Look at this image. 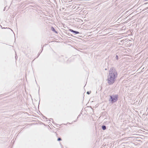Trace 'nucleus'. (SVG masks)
Masks as SVG:
<instances>
[{
    "label": "nucleus",
    "mask_w": 148,
    "mask_h": 148,
    "mask_svg": "<svg viewBox=\"0 0 148 148\" xmlns=\"http://www.w3.org/2000/svg\"><path fill=\"white\" fill-rule=\"evenodd\" d=\"M117 73L116 69L114 67L110 68L109 71V75L107 81L109 85H112L116 80V79L117 77Z\"/></svg>",
    "instance_id": "1"
},
{
    "label": "nucleus",
    "mask_w": 148,
    "mask_h": 148,
    "mask_svg": "<svg viewBox=\"0 0 148 148\" xmlns=\"http://www.w3.org/2000/svg\"><path fill=\"white\" fill-rule=\"evenodd\" d=\"M110 101H111L112 103L116 102L118 100V95H114L110 96Z\"/></svg>",
    "instance_id": "2"
},
{
    "label": "nucleus",
    "mask_w": 148,
    "mask_h": 148,
    "mask_svg": "<svg viewBox=\"0 0 148 148\" xmlns=\"http://www.w3.org/2000/svg\"><path fill=\"white\" fill-rule=\"evenodd\" d=\"M69 30L71 32H73V33H74L75 34H79V32L77 31L73 30L72 29H70Z\"/></svg>",
    "instance_id": "3"
},
{
    "label": "nucleus",
    "mask_w": 148,
    "mask_h": 148,
    "mask_svg": "<svg viewBox=\"0 0 148 148\" xmlns=\"http://www.w3.org/2000/svg\"><path fill=\"white\" fill-rule=\"evenodd\" d=\"M51 30L53 32H54L56 33H57L58 32L56 31L54 28L52 27H51Z\"/></svg>",
    "instance_id": "4"
},
{
    "label": "nucleus",
    "mask_w": 148,
    "mask_h": 148,
    "mask_svg": "<svg viewBox=\"0 0 148 148\" xmlns=\"http://www.w3.org/2000/svg\"><path fill=\"white\" fill-rule=\"evenodd\" d=\"M101 128L103 130H105L106 129V126L105 125H103L101 126Z\"/></svg>",
    "instance_id": "5"
},
{
    "label": "nucleus",
    "mask_w": 148,
    "mask_h": 148,
    "mask_svg": "<svg viewBox=\"0 0 148 148\" xmlns=\"http://www.w3.org/2000/svg\"><path fill=\"white\" fill-rule=\"evenodd\" d=\"M91 91H88L86 93L88 95H89L90 94V93H91Z\"/></svg>",
    "instance_id": "6"
},
{
    "label": "nucleus",
    "mask_w": 148,
    "mask_h": 148,
    "mask_svg": "<svg viewBox=\"0 0 148 148\" xmlns=\"http://www.w3.org/2000/svg\"><path fill=\"white\" fill-rule=\"evenodd\" d=\"M62 140V139L61 138H58V139H57V140L58 141H61V140Z\"/></svg>",
    "instance_id": "7"
},
{
    "label": "nucleus",
    "mask_w": 148,
    "mask_h": 148,
    "mask_svg": "<svg viewBox=\"0 0 148 148\" xmlns=\"http://www.w3.org/2000/svg\"><path fill=\"white\" fill-rule=\"evenodd\" d=\"M81 115V114H80L77 117V119L76 120V121H74V122H75L76 121H77V120L78 119V118Z\"/></svg>",
    "instance_id": "8"
},
{
    "label": "nucleus",
    "mask_w": 148,
    "mask_h": 148,
    "mask_svg": "<svg viewBox=\"0 0 148 148\" xmlns=\"http://www.w3.org/2000/svg\"><path fill=\"white\" fill-rule=\"evenodd\" d=\"M43 47H42V50L41 51V52L40 53H38V57L39 56V55H40V53L42 52V51L43 50Z\"/></svg>",
    "instance_id": "9"
},
{
    "label": "nucleus",
    "mask_w": 148,
    "mask_h": 148,
    "mask_svg": "<svg viewBox=\"0 0 148 148\" xmlns=\"http://www.w3.org/2000/svg\"><path fill=\"white\" fill-rule=\"evenodd\" d=\"M116 58L117 60H118V57L117 55H116Z\"/></svg>",
    "instance_id": "10"
},
{
    "label": "nucleus",
    "mask_w": 148,
    "mask_h": 148,
    "mask_svg": "<svg viewBox=\"0 0 148 148\" xmlns=\"http://www.w3.org/2000/svg\"><path fill=\"white\" fill-rule=\"evenodd\" d=\"M63 56H61L60 57V58L61 59H62V58H63Z\"/></svg>",
    "instance_id": "11"
},
{
    "label": "nucleus",
    "mask_w": 148,
    "mask_h": 148,
    "mask_svg": "<svg viewBox=\"0 0 148 148\" xmlns=\"http://www.w3.org/2000/svg\"><path fill=\"white\" fill-rule=\"evenodd\" d=\"M50 121H51V120H53V119L52 118H50Z\"/></svg>",
    "instance_id": "12"
},
{
    "label": "nucleus",
    "mask_w": 148,
    "mask_h": 148,
    "mask_svg": "<svg viewBox=\"0 0 148 148\" xmlns=\"http://www.w3.org/2000/svg\"><path fill=\"white\" fill-rule=\"evenodd\" d=\"M124 40H122L121 41V42H124Z\"/></svg>",
    "instance_id": "13"
},
{
    "label": "nucleus",
    "mask_w": 148,
    "mask_h": 148,
    "mask_svg": "<svg viewBox=\"0 0 148 148\" xmlns=\"http://www.w3.org/2000/svg\"><path fill=\"white\" fill-rule=\"evenodd\" d=\"M44 117L46 119H47V118L45 117V116H44Z\"/></svg>",
    "instance_id": "14"
},
{
    "label": "nucleus",
    "mask_w": 148,
    "mask_h": 148,
    "mask_svg": "<svg viewBox=\"0 0 148 148\" xmlns=\"http://www.w3.org/2000/svg\"><path fill=\"white\" fill-rule=\"evenodd\" d=\"M5 8H4V9H3V10L4 11H5Z\"/></svg>",
    "instance_id": "15"
},
{
    "label": "nucleus",
    "mask_w": 148,
    "mask_h": 148,
    "mask_svg": "<svg viewBox=\"0 0 148 148\" xmlns=\"http://www.w3.org/2000/svg\"><path fill=\"white\" fill-rule=\"evenodd\" d=\"M1 26V27H2V29H3V28H4H4H2V26Z\"/></svg>",
    "instance_id": "16"
},
{
    "label": "nucleus",
    "mask_w": 148,
    "mask_h": 148,
    "mask_svg": "<svg viewBox=\"0 0 148 148\" xmlns=\"http://www.w3.org/2000/svg\"><path fill=\"white\" fill-rule=\"evenodd\" d=\"M145 1H148V0H144Z\"/></svg>",
    "instance_id": "17"
},
{
    "label": "nucleus",
    "mask_w": 148,
    "mask_h": 148,
    "mask_svg": "<svg viewBox=\"0 0 148 148\" xmlns=\"http://www.w3.org/2000/svg\"><path fill=\"white\" fill-rule=\"evenodd\" d=\"M61 61H63V60H62Z\"/></svg>",
    "instance_id": "18"
},
{
    "label": "nucleus",
    "mask_w": 148,
    "mask_h": 148,
    "mask_svg": "<svg viewBox=\"0 0 148 148\" xmlns=\"http://www.w3.org/2000/svg\"><path fill=\"white\" fill-rule=\"evenodd\" d=\"M107 70L106 69L105 70Z\"/></svg>",
    "instance_id": "19"
}]
</instances>
